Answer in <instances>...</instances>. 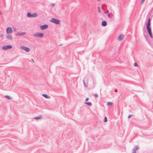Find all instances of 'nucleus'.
I'll use <instances>...</instances> for the list:
<instances>
[{
  "instance_id": "obj_1",
  "label": "nucleus",
  "mask_w": 153,
  "mask_h": 153,
  "mask_svg": "<svg viewBox=\"0 0 153 153\" xmlns=\"http://www.w3.org/2000/svg\"><path fill=\"white\" fill-rule=\"evenodd\" d=\"M150 20V18L148 19V22L146 25V28L149 34L152 33L151 29L150 27L151 25Z\"/></svg>"
},
{
  "instance_id": "obj_2",
  "label": "nucleus",
  "mask_w": 153,
  "mask_h": 153,
  "mask_svg": "<svg viewBox=\"0 0 153 153\" xmlns=\"http://www.w3.org/2000/svg\"><path fill=\"white\" fill-rule=\"evenodd\" d=\"M50 22L57 25H59L60 24V21L59 20L53 18L51 19Z\"/></svg>"
},
{
  "instance_id": "obj_3",
  "label": "nucleus",
  "mask_w": 153,
  "mask_h": 153,
  "mask_svg": "<svg viewBox=\"0 0 153 153\" xmlns=\"http://www.w3.org/2000/svg\"><path fill=\"white\" fill-rule=\"evenodd\" d=\"M20 48L27 52H29L30 51V49L29 48L24 46H21Z\"/></svg>"
},
{
  "instance_id": "obj_4",
  "label": "nucleus",
  "mask_w": 153,
  "mask_h": 153,
  "mask_svg": "<svg viewBox=\"0 0 153 153\" xmlns=\"http://www.w3.org/2000/svg\"><path fill=\"white\" fill-rule=\"evenodd\" d=\"M27 16L28 17H34L37 16V14L36 13L31 14L30 13H28L27 14Z\"/></svg>"
},
{
  "instance_id": "obj_5",
  "label": "nucleus",
  "mask_w": 153,
  "mask_h": 153,
  "mask_svg": "<svg viewBox=\"0 0 153 153\" xmlns=\"http://www.w3.org/2000/svg\"><path fill=\"white\" fill-rule=\"evenodd\" d=\"M43 36V34L42 33H35L33 34V36L34 37H37L38 38H42Z\"/></svg>"
},
{
  "instance_id": "obj_6",
  "label": "nucleus",
  "mask_w": 153,
  "mask_h": 153,
  "mask_svg": "<svg viewBox=\"0 0 153 153\" xmlns=\"http://www.w3.org/2000/svg\"><path fill=\"white\" fill-rule=\"evenodd\" d=\"M12 29L11 27H9L7 28L6 29V33L7 34H9L12 33Z\"/></svg>"
},
{
  "instance_id": "obj_7",
  "label": "nucleus",
  "mask_w": 153,
  "mask_h": 153,
  "mask_svg": "<svg viewBox=\"0 0 153 153\" xmlns=\"http://www.w3.org/2000/svg\"><path fill=\"white\" fill-rule=\"evenodd\" d=\"M12 47L11 45H7L4 46L2 47V49L4 50H7L9 49H11L12 48Z\"/></svg>"
},
{
  "instance_id": "obj_8",
  "label": "nucleus",
  "mask_w": 153,
  "mask_h": 153,
  "mask_svg": "<svg viewBox=\"0 0 153 153\" xmlns=\"http://www.w3.org/2000/svg\"><path fill=\"white\" fill-rule=\"evenodd\" d=\"M48 25H43L40 26V28L42 30H44L48 28Z\"/></svg>"
},
{
  "instance_id": "obj_9",
  "label": "nucleus",
  "mask_w": 153,
  "mask_h": 153,
  "mask_svg": "<svg viewBox=\"0 0 153 153\" xmlns=\"http://www.w3.org/2000/svg\"><path fill=\"white\" fill-rule=\"evenodd\" d=\"M26 34V33L25 32L21 33L20 32H18L15 34L16 36H24Z\"/></svg>"
},
{
  "instance_id": "obj_10",
  "label": "nucleus",
  "mask_w": 153,
  "mask_h": 153,
  "mask_svg": "<svg viewBox=\"0 0 153 153\" xmlns=\"http://www.w3.org/2000/svg\"><path fill=\"white\" fill-rule=\"evenodd\" d=\"M138 149V147L137 146H135L132 149V153H136V151Z\"/></svg>"
},
{
  "instance_id": "obj_11",
  "label": "nucleus",
  "mask_w": 153,
  "mask_h": 153,
  "mask_svg": "<svg viewBox=\"0 0 153 153\" xmlns=\"http://www.w3.org/2000/svg\"><path fill=\"white\" fill-rule=\"evenodd\" d=\"M7 34L6 36V38L10 40H12L13 39V38L12 35L9 34Z\"/></svg>"
},
{
  "instance_id": "obj_12",
  "label": "nucleus",
  "mask_w": 153,
  "mask_h": 153,
  "mask_svg": "<svg viewBox=\"0 0 153 153\" xmlns=\"http://www.w3.org/2000/svg\"><path fill=\"white\" fill-rule=\"evenodd\" d=\"M123 38V35H120L118 38L117 39L119 41L122 40Z\"/></svg>"
},
{
  "instance_id": "obj_13",
  "label": "nucleus",
  "mask_w": 153,
  "mask_h": 153,
  "mask_svg": "<svg viewBox=\"0 0 153 153\" xmlns=\"http://www.w3.org/2000/svg\"><path fill=\"white\" fill-rule=\"evenodd\" d=\"M107 24V22L106 21H103L102 22L101 25L102 26H105Z\"/></svg>"
},
{
  "instance_id": "obj_14",
  "label": "nucleus",
  "mask_w": 153,
  "mask_h": 153,
  "mask_svg": "<svg viewBox=\"0 0 153 153\" xmlns=\"http://www.w3.org/2000/svg\"><path fill=\"white\" fill-rule=\"evenodd\" d=\"M42 118V117L41 115L39 116H38L34 117L33 119H35L36 120L41 119Z\"/></svg>"
},
{
  "instance_id": "obj_15",
  "label": "nucleus",
  "mask_w": 153,
  "mask_h": 153,
  "mask_svg": "<svg viewBox=\"0 0 153 153\" xmlns=\"http://www.w3.org/2000/svg\"><path fill=\"white\" fill-rule=\"evenodd\" d=\"M85 104L89 106H91L92 105V103L91 102H85Z\"/></svg>"
},
{
  "instance_id": "obj_16",
  "label": "nucleus",
  "mask_w": 153,
  "mask_h": 153,
  "mask_svg": "<svg viewBox=\"0 0 153 153\" xmlns=\"http://www.w3.org/2000/svg\"><path fill=\"white\" fill-rule=\"evenodd\" d=\"M42 95L44 97H45L46 98H50V97L48 96L47 94H42Z\"/></svg>"
},
{
  "instance_id": "obj_17",
  "label": "nucleus",
  "mask_w": 153,
  "mask_h": 153,
  "mask_svg": "<svg viewBox=\"0 0 153 153\" xmlns=\"http://www.w3.org/2000/svg\"><path fill=\"white\" fill-rule=\"evenodd\" d=\"M4 97L7 98L9 100H11L12 99V98L11 97L9 96H8L6 95L4 96Z\"/></svg>"
},
{
  "instance_id": "obj_18",
  "label": "nucleus",
  "mask_w": 153,
  "mask_h": 153,
  "mask_svg": "<svg viewBox=\"0 0 153 153\" xmlns=\"http://www.w3.org/2000/svg\"><path fill=\"white\" fill-rule=\"evenodd\" d=\"M106 15L108 16V17H110V14L109 12V11L108 10H107V13H105Z\"/></svg>"
},
{
  "instance_id": "obj_19",
  "label": "nucleus",
  "mask_w": 153,
  "mask_h": 153,
  "mask_svg": "<svg viewBox=\"0 0 153 153\" xmlns=\"http://www.w3.org/2000/svg\"><path fill=\"white\" fill-rule=\"evenodd\" d=\"M112 104H113V103L111 102H108L107 104V105H112Z\"/></svg>"
},
{
  "instance_id": "obj_20",
  "label": "nucleus",
  "mask_w": 153,
  "mask_h": 153,
  "mask_svg": "<svg viewBox=\"0 0 153 153\" xmlns=\"http://www.w3.org/2000/svg\"><path fill=\"white\" fill-rule=\"evenodd\" d=\"M107 118L106 117H105L104 118V121L105 122H107Z\"/></svg>"
},
{
  "instance_id": "obj_21",
  "label": "nucleus",
  "mask_w": 153,
  "mask_h": 153,
  "mask_svg": "<svg viewBox=\"0 0 153 153\" xmlns=\"http://www.w3.org/2000/svg\"><path fill=\"white\" fill-rule=\"evenodd\" d=\"M83 83H84V86L85 87H87V86L86 85V84H85V81L84 80H83Z\"/></svg>"
},
{
  "instance_id": "obj_22",
  "label": "nucleus",
  "mask_w": 153,
  "mask_h": 153,
  "mask_svg": "<svg viewBox=\"0 0 153 153\" xmlns=\"http://www.w3.org/2000/svg\"><path fill=\"white\" fill-rule=\"evenodd\" d=\"M133 115L132 114L129 115L128 117V118H130V117H132Z\"/></svg>"
},
{
  "instance_id": "obj_23",
  "label": "nucleus",
  "mask_w": 153,
  "mask_h": 153,
  "mask_svg": "<svg viewBox=\"0 0 153 153\" xmlns=\"http://www.w3.org/2000/svg\"><path fill=\"white\" fill-rule=\"evenodd\" d=\"M149 34L151 38H153V36L152 34V33H149Z\"/></svg>"
},
{
  "instance_id": "obj_24",
  "label": "nucleus",
  "mask_w": 153,
  "mask_h": 153,
  "mask_svg": "<svg viewBox=\"0 0 153 153\" xmlns=\"http://www.w3.org/2000/svg\"><path fill=\"white\" fill-rule=\"evenodd\" d=\"M98 12L99 13H100V7H98Z\"/></svg>"
},
{
  "instance_id": "obj_25",
  "label": "nucleus",
  "mask_w": 153,
  "mask_h": 153,
  "mask_svg": "<svg viewBox=\"0 0 153 153\" xmlns=\"http://www.w3.org/2000/svg\"><path fill=\"white\" fill-rule=\"evenodd\" d=\"M134 65L135 67H137V65L136 63H134Z\"/></svg>"
},
{
  "instance_id": "obj_26",
  "label": "nucleus",
  "mask_w": 153,
  "mask_h": 153,
  "mask_svg": "<svg viewBox=\"0 0 153 153\" xmlns=\"http://www.w3.org/2000/svg\"><path fill=\"white\" fill-rule=\"evenodd\" d=\"M145 1V0H142L141 3V4H143L144 2Z\"/></svg>"
},
{
  "instance_id": "obj_27",
  "label": "nucleus",
  "mask_w": 153,
  "mask_h": 153,
  "mask_svg": "<svg viewBox=\"0 0 153 153\" xmlns=\"http://www.w3.org/2000/svg\"><path fill=\"white\" fill-rule=\"evenodd\" d=\"M94 96L96 97H98V95L97 94H94Z\"/></svg>"
},
{
  "instance_id": "obj_28",
  "label": "nucleus",
  "mask_w": 153,
  "mask_h": 153,
  "mask_svg": "<svg viewBox=\"0 0 153 153\" xmlns=\"http://www.w3.org/2000/svg\"><path fill=\"white\" fill-rule=\"evenodd\" d=\"M88 100H89V98L88 97V98H86V99L85 100V101L86 102V101H88Z\"/></svg>"
},
{
  "instance_id": "obj_29",
  "label": "nucleus",
  "mask_w": 153,
  "mask_h": 153,
  "mask_svg": "<svg viewBox=\"0 0 153 153\" xmlns=\"http://www.w3.org/2000/svg\"><path fill=\"white\" fill-rule=\"evenodd\" d=\"M54 5H55L54 4H52V7H54Z\"/></svg>"
},
{
  "instance_id": "obj_30",
  "label": "nucleus",
  "mask_w": 153,
  "mask_h": 153,
  "mask_svg": "<svg viewBox=\"0 0 153 153\" xmlns=\"http://www.w3.org/2000/svg\"><path fill=\"white\" fill-rule=\"evenodd\" d=\"M2 14V12L0 10V15H1Z\"/></svg>"
},
{
  "instance_id": "obj_31",
  "label": "nucleus",
  "mask_w": 153,
  "mask_h": 153,
  "mask_svg": "<svg viewBox=\"0 0 153 153\" xmlns=\"http://www.w3.org/2000/svg\"><path fill=\"white\" fill-rule=\"evenodd\" d=\"M31 60L33 61V62H34V61L33 59H31Z\"/></svg>"
},
{
  "instance_id": "obj_32",
  "label": "nucleus",
  "mask_w": 153,
  "mask_h": 153,
  "mask_svg": "<svg viewBox=\"0 0 153 153\" xmlns=\"http://www.w3.org/2000/svg\"><path fill=\"white\" fill-rule=\"evenodd\" d=\"M3 36V35H1L0 36H1V37H2Z\"/></svg>"
},
{
  "instance_id": "obj_33",
  "label": "nucleus",
  "mask_w": 153,
  "mask_h": 153,
  "mask_svg": "<svg viewBox=\"0 0 153 153\" xmlns=\"http://www.w3.org/2000/svg\"><path fill=\"white\" fill-rule=\"evenodd\" d=\"M98 1H100L101 0H97Z\"/></svg>"
}]
</instances>
